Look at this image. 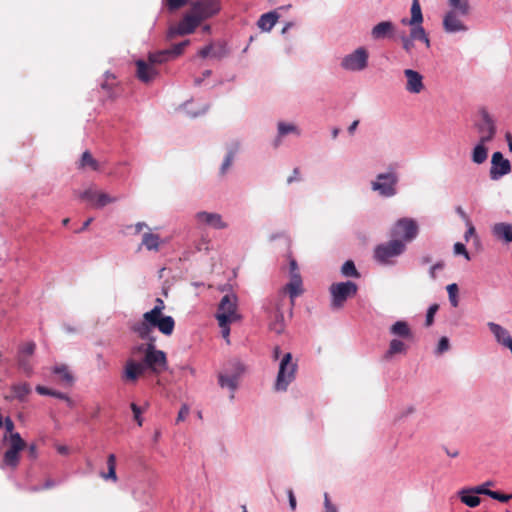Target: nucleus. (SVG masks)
<instances>
[{"label":"nucleus","mask_w":512,"mask_h":512,"mask_svg":"<svg viewBox=\"0 0 512 512\" xmlns=\"http://www.w3.org/2000/svg\"><path fill=\"white\" fill-rule=\"evenodd\" d=\"M165 303L161 298H156L155 306L143 314L141 321L134 323L131 330L137 334L140 339H146L152 334L153 329L157 328L162 334L170 336L175 328V320L172 316L163 315Z\"/></svg>","instance_id":"f257e3e1"},{"label":"nucleus","mask_w":512,"mask_h":512,"mask_svg":"<svg viewBox=\"0 0 512 512\" xmlns=\"http://www.w3.org/2000/svg\"><path fill=\"white\" fill-rule=\"evenodd\" d=\"M145 340H148V351L143 357L142 363L146 370H150L151 373L159 375L168 369L166 353L156 348V338L151 334H149V337Z\"/></svg>","instance_id":"f03ea898"},{"label":"nucleus","mask_w":512,"mask_h":512,"mask_svg":"<svg viewBox=\"0 0 512 512\" xmlns=\"http://www.w3.org/2000/svg\"><path fill=\"white\" fill-rule=\"evenodd\" d=\"M406 250L405 243L400 239H391L379 244L374 249V259L383 265L394 264V259Z\"/></svg>","instance_id":"7ed1b4c3"},{"label":"nucleus","mask_w":512,"mask_h":512,"mask_svg":"<svg viewBox=\"0 0 512 512\" xmlns=\"http://www.w3.org/2000/svg\"><path fill=\"white\" fill-rule=\"evenodd\" d=\"M296 372L297 363L293 362L292 354H284L279 364V370L274 384V389L276 391H286L289 384L294 381Z\"/></svg>","instance_id":"20e7f679"},{"label":"nucleus","mask_w":512,"mask_h":512,"mask_svg":"<svg viewBox=\"0 0 512 512\" xmlns=\"http://www.w3.org/2000/svg\"><path fill=\"white\" fill-rule=\"evenodd\" d=\"M357 290V285L351 281L333 283L329 288L332 298L331 307L333 309L342 308L347 299L356 295Z\"/></svg>","instance_id":"39448f33"},{"label":"nucleus","mask_w":512,"mask_h":512,"mask_svg":"<svg viewBox=\"0 0 512 512\" xmlns=\"http://www.w3.org/2000/svg\"><path fill=\"white\" fill-rule=\"evenodd\" d=\"M26 448L25 441L18 432L11 434L9 437V447L3 456V466L16 469L20 462V452Z\"/></svg>","instance_id":"423d86ee"},{"label":"nucleus","mask_w":512,"mask_h":512,"mask_svg":"<svg viewBox=\"0 0 512 512\" xmlns=\"http://www.w3.org/2000/svg\"><path fill=\"white\" fill-rule=\"evenodd\" d=\"M418 235V225L411 218L399 219L391 229V237L402 240L405 245Z\"/></svg>","instance_id":"0eeeda50"},{"label":"nucleus","mask_w":512,"mask_h":512,"mask_svg":"<svg viewBox=\"0 0 512 512\" xmlns=\"http://www.w3.org/2000/svg\"><path fill=\"white\" fill-rule=\"evenodd\" d=\"M218 322L225 324L226 321L236 322L240 320V315L237 312V297L234 294H227L223 296L216 314Z\"/></svg>","instance_id":"6e6552de"},{"label":"nucleus","mask_w":512,"mask_h":512,"mask_svg":"<svg viewBox=\"0 0 512 512\" xmlns=\"http://www.w3.org/2000/svg\"><path fill=\"white\" fill-rule=\"evenodd\" d=\"M398 176L395 172L381 173L376 181L372 182V189L378 191L383 197H392L397 193Z\"/></svg>","instance_id":"1a4fd4ad"},{"label":"nucleus","mask_w":512,"mask_h":512,"mask_svg":"<svg viewBox=\"0 0 512 512\" xmlns=\"http://www.w3.org/2000/svg\"><path fill=\"white\" fill-rule=\"evenodd\" d=\"M368 51L364 47H359L352 53L343 57L341 67L349 71H362L368 65Z\"/></svg>","instance_id":"9d476101"},{"label":"nucleus","mask_w":512,"mask_h":512,"mask_svg":"<svg viewBox=\"0 0 512 512\" xmlns=\"http://www.w3.org/2000/svg\"><path fill=\"white\" fill-rule=\"evenodd\" d=\"M219 0H197L191 4V12L202 22L219 13Z\"/></svg>","instance_id":"9b49d317"},{"label":"nucleus","mask_w":512,"mask_h":512,"mask_svg":"<svg viewBox=\"0 0 512 512\" xmlns=\"http://www.w3.org/2000/svg\"><path fill=\"white\" fill-rule=\"evenodd\" d=\"M200 23L201 21L191 11H189L176 26L170 28L168 37L173 38L176 35L184 36L191 34L200 25Z\"/></svg>","instance_id":"f8f14e48"},{"label":"nucleus","mask_w":512,"mask_h":512,"mask_svg":"<svg viewBox=\"0 0 512 512\" xmlns=\"http://www.w3.org/2000/svg\"><path fill=\"white\" fill-rule=\"evenodd\" d=\"M285 306V297L282 296L274 304L269 316V329L276 334H282L285 330V320L283 315V307Z\"/></svg>","instance_id":"ddd939ff"},{"label":"nucleus","mask_w":512,"mask_h":512,"mask_svg":"<svg viewBox=\"0 0 512 512\" xmlns=\"http://www.w3.org/2000/svg\"><path fill=\"white\" fill-rule=\"evenodd\" d=\"M145 371L146 369L142 361L138 362L134 358H129L124 365L121 378L125 383L134 384L144 374Z\"/></svg>","instance_id":"4468645a"},{"label":"nucleus","mask_w":512,"mask_h":512,"mask_svg":"<svg viewBox=\"0 0 512 512\" xmlns=\"http://www.w3.org/2000/svg\"><path fill=\"white\" fill-rule=\"evenodd\" d=\"M494 138V128L491 122L488 123V135H482L479 143L475 146L472 152V161L476 164H482L488 157V150L485 144L492 141Z\"/></svg>","instance_id":"2eb2a0df"},{"label":"nucleus","mask_w":512,"mask_h":512,"mask_svg":"<svg viewBox=\"0 0 512 512\" xmlns=\"http://www.w3.org/2000/svg\"><path fill=\"white\" fill-rule=\"evenodd\" d=\"M491 164L490 177L493 180H497L501 176L508 174L511 170L509 160L505 159L501 152H495L492 155Z\"/></svg>","instance_id":"dca6fc26"},{"label":"nucleus","mask_w":512,"mask_h":512,"mask_svg":"<svg viewBox=\"0 0 512 512\" xmlns=\"http://www.w3.org/2000/svg\"><path fill=\"white\" fill-rule=\"evenodd\" d=\"M136 64V76L143 83H150L157 78L159 71L156 66L152 65L149 61L137 60Z\"/></svg>","instance_id":"f3484780"},{"label":"nucleus","mask_w":512,"mask_h":512,"mask_svg":"<svg viewBox=\"0 0 512 512\" xmlns=\"http://www.w3.org/2000/svg\"><path fill=\"white\" fill-rule=\"evenodd\" d=\"M195 219L199 224H204L214 229H225L228 227V224L222 219V216L218 213L201 211L196 213Z\"/></svg>","instance_id":"a211bd4d"},{"label":"nucleus","mask_w":512,"mask_h":512,"mask_svg":"<svg viewBox=\"0 0 512 512\" xmlns=\"http://www.w3.org/2000/svg\"><path fill=\"white\" fill-rule=\"evenodd\" d=\"M404 75L406 77L405 89L412 94H419L424 90L423 76L412 69H405Z\"/></svg>","instance_id":"6ab92c4d"},{"label":"nucleus","mask_w":512,"mask_h":512,"mask_svg":"<svg viewBox=\"0 0 512 512\" xmlns=\"http://www.w3.org/2000/svg\"><path fill=\"white\" fill-rule=\"evenodd\" d=\"M82 198L90 201L97 208H102L107 204L117 201V198L111 197L107 193L92 190L85 191L82 194Z\"/></svg>","instance_id":"aec40b11"},{"label":"nucleus","mask_w":512,"mask_h":512,"mask_svg":"<svg viewBox=\"0 0 512 512\" xmlns=\"http://www.w3.org/2000/svg\"><path fill=\"white\" fill-rule=\"evenodd\" d=\"M492 235L503 243L512 242V224L506 222L495 223L491 228Z\"/></svg>","instance_id":"412c9836"},{"label":"nucleus","mask_w":512,"mask_h":512,"mask_svg":"<svg viewBox=\"0 0 512 512\" xmlns=\"http://www.w3.org/2000/svg\"><path fill=\"white\" fill-rule=\"evenodd\" d=\"M395 26L391 21H382L375 25L371 30V36L374 40H380L392 37Z\"/></svg>","instance_id":"4be33fe9"},{"label":"nucleus","mask_w":512,"mask_h":512,"mask_svg":"<svg viewBox=\"0 0 512 512\" xmlns=\"http://www.w3.org/2000/svg\"><path fill=\"white\" fill-rule=\"evenodd\" d=\"M443 27L448 33L465 31L466 26L457 17L455 11L448 12L443 19Z\"/></svg>","instance_id":"5701e85b"},{"label":"nucleus","mask_w":512,"mask_h":512,"mask_svg":"<svg viewBox=\"0 0 512 512\" xmlns=\"http://www.w3.org/2000/svg\"><path fill=\"white\" fill-rule=\"evenodd\" d=\"M487 326L499 344L503 345L504 347H506L508 344H511L512 336L507 329L494 322H488Z\"/></svg>","instance_id":"b1692460"},{"label":"nucleus","mask_w":512,"mask_h":512,"mask_svg":"<svg viewBox=\"0 0 512 512\" xmlns=\"http://www.w3.org/2000/svg\"><path fill=\"white\" fill-rule=\"evenodd\" d=\"M390 333L394 336L411 340L413 338L412 330L409 326V324L406 321H396L391 327H390Z\"/></svg>","instance_id":"393cba45"},{"label":"nucleus","mask_w":512,"mask_h":512,"mask_svg":"<svg viewBox=\"0 0 512 512\" xmlns=\"http://www.w3.org/2000/svg\"><path fill=\"white\" fill-rule=\"evenodd\" d=\"M302 280L299 273H293L291 281L285 286V291L289 293L291 302L290 306L294 304V298L301 294Z\"/></svg>","instance_id":"a878e982"},{"label":"nucleus","mask_w":512,"mask_h":512,"mask_svg":"<svg viewBox=\"0 0 512 512\" xmlns=\"http://www.w3.org/2000/svg\"><path fill=\"white\" fill-rule=\"evenodd\" d=\"M278 21V14L276 12H268L262 14L257 21V26L261 31L269 32Z\"/></svg>","instance_id":"bb28decb"},{"label":"nucleus","mask_w":512,"mask_h":512,"mask_svg":"<svg viewBox=\"0 0 512 512\" xmlns=\"http://www.w3.org/2000/svg\"><path fill=\"white\" fill-rule=\"evenodd\" d=\"M52 372L59 376V382L64 386H72L74 383V376L64 364L56 365L52 368Z\"/></svg>","instance_id":"cd10ccee"},{"label":"nucleus","mask_w":512,"mask_h":512,"mask_svg":"<svg viewBox=\"0 0 512 512\" xmlns=\"http://www.w3.org/2000/svg\"><path fill=\"white\" fill-rule=\"evenodd\" d=\"M457 494L460 501L468 507L474 508L481 503V499L478 496L479 494H474L470 491V488H463L459 490Z\"/></svg>","instance_id":"c85d7f7f"},{"label":"nucleus","mask_w":512,"mask_h":512,"mask_svg":"<svg viewBox=\"0 0 512 512\" xmlns=\"http://www.w3.org/2000/svg\"><path fill=\"white\" fill-rule=\"evenodd\" d=\"M162 242L158 234L146 232L142 236V245L149 251H159Z\"/></svg>","instance_id":"c756f323"},{"label":"nucleus","mask_w":512,"mask_h":512,"mask_svg":"<svg viewBox=\"0 0 512 512\" xmlns=\"http://www.w3.org/2000/svg\"><path fill=\"white\" fill-rule=\"evenodd\" d=\"M402 24L404 25H414V24H422L423 15L421 11V6L419 0H413L411 5V18L410 19H402Z\"/></svg>","instance_id":"7c9ffc66"},{"label":"nucleus","mask_w":512,"mask_h":512,"mask_svg":"<svg viewBox=\"0 0 512 512\" xmlns=\"http://www.w3.org/2000/svg\"><path fill=\"white\" fill-rule=\"evenodd\" d=\"M407 345L399 339H392L389 343V348L384 354V359L389 360L396 354H405L407 352Z\"/></svg>","instance_id":"2f4dec72"},{"label":"nucleus","mask_w":512,"mask_h":512,"mask_svg":"<svg viewBox=\"0 0 512 512\" xmlns=\"http://www.w3.org/2000/svg\"><path fill=\"white\" fill-rule=\"evenodd\" d=\"M13 397L20 402L26 401L27 396L31 393V387L29 383H17L11 386Z\"/></svg>","instance_id":"473e14b6"},{"label":"nucleus","mask_w":512,"mask_h":512,"mask_svg":"<svg viewBox=\"0 0 512 512\" xmlns=\"http://www.w3.org/2000/svg\"><path fill=\"white\" fill-rule=\"evenodd\" d=\"M480 115L482 117V122L476 123L475 126L480 134V137L482 135H488V123L491 122L493 128H494V135L496 134V126L494 123V120L489 115L488 111L486 109H482L480 111Z\"/></svg>","instance_id":"72a5a7b5"},{"label":"nucleus","mask_w":512,"mask_h":512,"mask_svg":"<svg viewBox=\"0 0 512 512\" xmlns=\"http://www.w3.org/2000/svg\"><path fill=\"white\" fill-rule=\"evenodd\" d=\"M80 169H90L92 171H98L100 169V165L98 161L92 156V154L89 151L83 152L80 161L79 166Z\"/></svg>","instance_id":"f704fd0d"},{"label":"nucleus","mask_w":512,"mask_h":512,"mask_svg":"<svg viewBox=\"0 0 512 512\" xmlns=\"http://www.w3.org/2000/svg\"><path fill=\"white\" fill-rule=\"evenodd\" d=\"M237 375H232L228 370H225L219 375V384L221 387H228L231 391L236 390L238 385Z\"/></svg>","instance_id":"c9c22d12"},{"label":"nucleus","mask_w":512,"mask_h":512,"mask_svg":"<svg viewBox=\"0 0 512 512\" xmlns=\"http://www.w3.org/2000/svg\"><path fill=\"white\" fill-rule=\"evenodd\" d=\"M171 59L172 57L168 49L150 53L148 56V61L154 66L163 64Z\"/></svg>","instance_id":"e433bc0d"},{"label":"nucleus","mask_w":512,"mask_h":512,"mask_svg":"<svg viewBox=\"0 0 512 512\" xmlns=\"http://www.w3.org/2000/svg\"><path fill=\"white\" fill-rule=\"evenodd\" d=\"M107 467L108 472L102 473L101 476L105 480H112L113 482L117 481L116 475V456L114 454H110L107 458Z\"/></svg>","instance_id":"4c0bfd02"},{"label":"nucleus","mask_w":512,"mask_h":512,"mask_svg":"<svg viewBox=\"0 0 512 512\" xmlns=\"http://www.w3.org/2000/svg\"><path fill=\"white\" fill-rule=\"evenodd\" d=\"M449 6L452 11H458L461 15L466 16L469 14L470 5L468 0H448Z\"/></svg>","instance_id":"58836bf2"},{"label":"nucleus","mask_w":512,"mask_h":512,"mask_svg":"<svg viewBox=\"0 0 512 512\" xmlns=\"http://www.w3.org/2000/svg\"><path fill=\"white\" fill-rule=\"evenodd\" d=\"M225 370H228L232 375H237V378L245 372V366L238 359H232L227 363Z\"/></svg>","instance_id":"ea45409f"},{"label":"nucleus","mask_w":512,"mask_h":512,"mask_svg":"<svg viewBox=\"0 0 512 512\" xmlns=\"http://www.w3.org/2000/svg\"><path fill=\"white\" fill-rule=\"evenodd\" d=\"M18 365L19 368L25 373L26 376H31L33 373V365L31 363V358L26 357L24 355H19L18 357Z\"/></svg>","instance_id":"a19ab883"},{"label":"nucleus","mask_w":512,"mask_h":512,"mask_svg":"<svg viewBox=\"0 0 512 512\" xmlns=\"http://www.w3.org/2000/svg\"><path fill=\"white\" fill-rule=\"evenodd\" d=\"M289 133H295L297 135L300 134L299 129L294 124H288L284 122L278 123V135L279 137H283Z\"/></svg>","instance_id":"79ce46f5"},{"label":"nucleus","mask_w":512,"mask_h":512,"mask_svg":"<svg viewBox=\"0 0 512 512\" xmlns=\"http://www.w3.org/2000/svg\"><path fill=\"white\" fill-rule=\"evenodd\" d=\"M237 149H238V147L236 146L234 149H231L227 153V155H226V157H225V159H224V161H223V163L221 165V168H220V173L222 175H224L228 171V169L231 167V165L233 163V160H234V157H235V154L237 152Z\"/></svg>","instance_id":"37998d69"},{"label":"nucleus","mask_w":512,"mask_h":512,"mask_svg":"<svg viewBox=\"0 0 512 512\" xmlns=\"http://www.w3.org/2000/svg\"><path fill=\"white\" fill-rule=\"evenodd\" d=\"M341 272L346 277H359L355 264L351 260H348L343 264Z\"/></svg>","instance_id":"c03bdc74"},{"label":"nucleus","mask_w":512,"mask_h":512,"mask_svg":"<svg viewBox=\"0 0 512 512\" xmlns=\"http://www.w3.org/2000/svg\"><path fill=\"white\" fill-rule=\"evenodd\" d=\"M447 292H448L449 301H450L451 305L453 307H457L458 303H459V301H458V292H459L458 285L456 283L449 284L447 286Z\"/></svg>","instance_id":"a18cd8bd"},{"label":"nucleus","mask_w":512,"mask_h":512,"mask_svg":"<svg viewBox=\"0 0 512 512\" xmlns=\"http://www.w3.org/2000/svg\"><path fill=\"white\" fill-rule=\"evenodd\" d=\"M411 26V30H410V34L408 35L412 40H419L421 41L422 37H424V35L426 34V31L425 29L422 27L421 24H414V25H410Z\"/></svg>","instance_id":"49530a36"},{"label":"nucleus","mask_w":512,"mask_h":512,"mask_svg":"<svg viewBox=\"0 0 512 512\" xmlns=\"http://www.w3.org/2000/svg\"><path fill=\"white\" fill-rule=\"evenodd\" d=\"M189 43H190L189 40H185L181 43L173 45L172 48L168 49L172 59L181 55L183 53L184 49L189 45Z\"/></svg>","instance_id":"de8ad7c7"},{"label":"nucleus","mask_w":512,"mask_h":512,"mask_svg":"<svg viewBox=\"0 0 512 512\" xmlns=\"http://www.w3.org/2000/svg\"><path fill=\"white\" fill-rule=\"evenodd\" d=\"M492 481H486L481 485L470 487V491H472L474 494L479 495H487V492H492V490L488 489V487L493 486Z\"/></svg>","instance_id":"09e8293b"},{"label":"nucleus","mask_w":512,"mask_h":512,"mask_svg":"<svg viewBox=\"0 0 512 512\" xmlns=\"http://www.w3.org/2000/svg\"><path fill=\"white\" fill-rule=\"evenodd\" d=\"M148 351V342L147 343H141L138 345H135L131 348V358L136 359L139 355H143V357L146 355Z\"/></svg>","instance_id":"8fccbe9b"},{"label":"nucleus","mask_w":512,"mask_h":512,"mask_svg":"<svg viewBox=\"0 0 512 512\" xmlns=\"http://www.w3.org/2000/svg\"><path fill=\"white\" fill-rule=\"evenodd\" d=\"M401 42H402V48L404 51L408 54L412 52L414 49V40H412L408 35L402 34L400 36Z\"/></svg>","instance_id":"3c124183"},{"label":"nucleus","mask_w":512,"mask_h":512,"mask_svg":"<svg viewBox=\"0 0 512 512\" xmlns=\"http://www.w3.org/2000/svg\"><path fill=\"white\" fill-rule=\"evenodd\" d=\"M439 306L437 304H433L428 308L427 314H426V320L425 325L427 327L431 326L434 321V316L438 310Z\"/></svg>","instance_id":"603ef678"},{"label":"nucleus","mask_w":512,"mask_h":512,"mask_svg":"<svg viewBox=\"0 0 512 512\" xmlns=\"http://www.w3.org/2000/svg\"><path fill=\"white\" fill-rule=\"evenodd\" d=\"M487 496L491 497L492 499L498 500L502 503H505L512 498V495L502 494L497 491L487 492Z\"/></svg>","instance_id":"864d4df0"},{"label":"nucleus","mask_w":512,"mask_h":512,"mask_svg":"<svg viewBox=\"0 0 512 512\" xmlns=\"http://www.w3.org/2000/svg\"><path fill=\"white\" fill-rule=\"evenodd\" d=\"M35 348H36L35 343H33V342L26 343L21 348V351H20L19 355H24L26 357H30L31 358V356L33 355V353L35 351Z\"/></svg>","instance_id":"5fc2aeb1"},{"label":"nucleus","mask_w":512,"mask_h":512,"mask_svg":"<svg viewBox=\"0 0 512 512\" xmlns=\"http://www.w3.org/2000/svg\"><path fill=\"white\" fill-rule=\"evenodd\" d=\"M130 407L133 412L135 421L137 422V424L139 426H142V424H143V419L141 417L142 409L135 403H131Z\"/></svg>","instance_id":"6e6d98bb"},{"label":"nucleus","mask_w":512,"mask_h":512,"mask_svg":"<svg viewBox=\"0 0 512 512\" xmlns=\"http://www.w3.org/2000/svg\"><path fill=\"white\" fill-rule=\"evenodd\" d=\"M454 253L458 255H463L467 260H470L469 253L464 244L457 242L454 245Z\"/></svg>","instance_id":"4d7b16f0"},{"label":"nucleus","mask_w":512,"mask_h":512,"mask_svg":"<svg viewBox=\"0 0 512 512\" xmlns=\"http://www.w3.org/2000/svg\"><path fill=\"white\" fill-rule=\"evenodd\" d=\"M187 0H166V4L170 10H177L186 5Z\"/></svg>","instance_id":"13d9d810"},{"label":"nucleus","mask_w":512,"mask_h":512,"mask_svg":"<svg viewBox=\"0 0 512 512\" xmlns=\"http://www.w3.org/2000/svg\"><path fill=\"white\" fill-rule=\"evenodd\" d=\"M232 322L231 321H226L225 324H221V322H218L220 328H221V333H222V336L224 339H226L227 343H229V335H230V324Z\"/></svg>","instance_id":"bf43d9fd"},{"label":"nucleus","mask_w":512,"mask_h":512,"mask_svg":"<svg viewBox=\"0 0 512 512\" xmlns=\"http://www.w3.org/2000/svg\"><path fill=\"white\" fill-rule=\"evenodd\" d=\"M324 512H337V508L331 503L328 493L324 494Z\"/></svg>","instance_id":"052dcab7"},{"label":"nucleus","mask_w":512,"mask_h":512,"mask_svg":"<svg viewBox=\"0 0 512 512\" xmlns=\"http://www.w3.org/2000/svg\"><path fill=\"white\" fill-rule=\"evenodd\" d=\"M225 56H226V50H225L224 46H219L218 48L213 47V50L210 55V57L216 58V59H221Z\"/></svg>","instance_id":"680f3d73"},{"label":"nucleus","mask_w":512,"mask_h":512,"mask_svg":"<svg viewBox=\"0 0 512 512\" xmlns=\"http://www.w3.org/2000/svg\"><path fill=\"white\" fill-rule=\"evenodd\" d=\"M449 349V340L447 337H442L439 340L437 350L439 353H443Z\"/></svg>","instance_id":"e2e57ef3"},{"label":"nucleus","mask_w":512,"mask_h":512,"mask_svg":"<svg viewBox=\"0 0 512 512\" xmlns=\"http://www.w3.org/2000/svg\"><path fill=\"white\" fill-rule=\"evenodd\" d=\"M287 495H288V499H289V505H290V508L292 511H294L297 507V502H296V498H295V495H294V492L292 489H288L287 490Z\"/></svg>","instance_id":"0e129e2a"},{"label":"nucleus","mask_w":512,"mask_h":512,"mask_svg":"<svg viewBox=\"0 0 512 512\" xmlns=\"http://www.w3.org/2000/svg\"><path fill=\"white\" fill-rule=\"evenodd\" d=\"M189 414V408L187 405H183L178 413L177 422L183 421Z\"/></svg>","instance_id":"69168bd1"},{"label":"nucleus","mask_w":512,"mask_h":512,"mask_svg":"<svg viewBox=\"0 0 512 512\" xmlns=\"http://www.w3.org/2000/svg\"><path fill=\"white\" fill-rule=\"evenodd\" d=\"M443 267H444V263L443 262H438V263L432 265L431 268H430V271H429L430 277L432 279H435L436 278V271L443 269Z\"/></svg>","instance_id":"338daca9"},{"label":"nucleus","mask_w":512,"mask_h":512,"mask_svg":"<svg viewBox=\"0 0 512 512\" xmlns=\"http://www.w3.org/2000/svg\"><path fill=\"white\" fill-rule=\"evenodd\" d=\"M212 50H213V45H207V46L203 47L202 49H200L198 54L202 58L210 57Z\"/></svg>","instance_id":"774afa93"}]
</instances>
